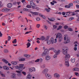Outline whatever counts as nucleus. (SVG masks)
<instances>
[{
  "label": "nucleus",
  "instance_id": "obj_1",
  "mask_svg": "<svg viewBox=\"0 0 79 79\" xmlns=\"http://www.w3.org/2000/svg\"><path fill=\"white\" fill-rule=\"evenodd\" d=\"M24 64H19V65H17L15 66V69L18 70H21V69H24L25 67H24Z\"/></svg>",
  "mask_w": 79,
  "mask_h": 79
},
{
  "label": "nucleus",
  "instance_id": "obj_2",
  "mask_svg": "<svg viewBox=\"0 0 79 79\" xmlns=\"http://www.w3.org/2000/svg\"><path fill=\"white\" fill-rule=\"evenodd\" d=\"M55 35H56V39H58V37L59 38V42H61L62 41L63 37H62V34L61 33H57Z\"/></svg>",
  "mask_w": 79,
  "mask_h": 79
},
{
  "label": "nucleus",
  "instance_id": "obj_3",
  "mask_svg": "<svg viewBox=\"0 0 79 79\" xmlns=\"http://www.w3.org/2000/svg\"><path fill=\"white\" fill-rule=\"evenodd\" d=\"M64 40L65 41L64 42V44H66L70 42V39H69L68 36L67 35H64Z\"/></svg>",
  "mask_w": 79,
  "mask_h": 79
},
{
  "label": "nucleus",
  "instance_id": "obj_4",
  "mask_svg": "<svg viewBox=\"0 0 79 79\" xmlns=\"http://www.w3.org/2000/svg\"><path fill=\"white\" fill-rule=\"evenodd\" d=\"M68 50V48L66 46H64L62 49V52L64 55H66L68 53L67 51Z\"/></svg>",
  "mask_w": 79,
  "mask_h": 79
},
{
  "label": "nucleus",
  "instance_id": "obj_5",
  "mask_svg": "<svg viewBox=\"0 0 79 79\" xmlns=\"http://www.w3.org/2000/svg\"><path fill=\"white\" fill-rule=\"evenodd\" d=\"M45 76L47 79H50L52 78V76L48 73H46L45 74Z\"/></svg>",
  "mask_w": 79,
  "mask_h": 79
},
{
  "label": "nucleus",
  "instance_id": "obj_6",
  "mask_svg": "<svg viewBox=\"0 0 79 79\" xmlns=\"http://www.w3.org/2000/svg\"><path fill=\"white\" fill-rule=\"evenodd\" d=\"M29 70L30 73H32V72H35V67H31L29 68Z\"/></svg>",
  "mask_w": 79,
  "mask_h": 79
},
{
  "label": "nucleus",
  "instance_id": "obj_7",
  "mask_svg": "<svg viewBox=\"0 0 79 79\" xmlns=\"http://www.w3.org/2000/svg\"><path fill=\"white\" fill-rule=\"evenodd\" d=\"M30 13L32 14L33 16H34V15H39V12H38L31 11Z\"/></svg>",
  "mask_w": 79,
  "mask_h": 79
},
{
  "label": "nucleus",
  "instance_id": "obj_8",
  "mask_svg": "<svg viewBox=\"0 0 79 79\" xmlns=\"http://www.w3.org/2000/svg\"><path fill=\"white\" fill-rule=\"evenodd\" d=\"M65 64L67 67L69 66V60H65Z\"/></svg>",
  "mask_w": 79,
  "mask_h": 79
},
{
  "label": "nucleus",
  "instance_id": "obj_9",
  "mask_svg": "<svg viewBox=\"0 0 79 79\" xmlns=\"http://www.w3.org/2000/svg\"><path fill=\"white\" fill-rule=\"evenodd\" d=\"M30 5L33 8H34L35 6V4L34 3L33 1H31L30 2Z\"/></svg>",
  "mask_w": 79,
  "mask_h": 79
},
{
  "label": "nucleus",
  "instance_id": "obj_10",
  "mask_svg": "<svg viewBox=\"0 0 79 79\" xmlns=\"http://www.w3.org/2000/svg\"><path fill=\"white\" fill-rule=\"evenodd\" d=\"M70 58V55H69V54H67L66 55H65V56L64 60H69L68 58Z\"/></svg>",
  "mask_w": 79,
  "mask_h": 79
},
{
  "label": "nucleus",
  "instance_id": "obj_11",
  "mask_svg": "<svg viewBox=\"0 0 79 79\" xmlns=\"http://www.w3.org/2000/svg\"><path fill=\"white\" fill-rule=\"evenodd\" d=\"M54 76L56 78H59L60 77V75L58 73H55L54 74Z\"/></svg>",
  "mask_w": 79,
  "mask_h": 79
},
{
  "label": "nucleus",
  "instance_id": "obj_12",
  "mask_svg": "<svg viewBox=\"0 0 79 79\" xmlns=\"http://www.w3.org/2000/svg\"><path fill=\"white\" fill-rule=\"evenodd\" d=\"M48 69L47 68H46L44 69L43 71H42V73H43V74H45V73H48Z\"/></svg>",
  "mask_w": 79,
  "mask_h": 79
},
{
  "label": "nucleus",
  "instance_id": "obj_13",
  "mask_svg": "<svg viewBox=\"0 0 79 79\" xmlns=\"http://www.w3.org/2000/svg\"><path fill=\"white\" fill-rule=\"evenodd\" d=\"M12 6H13V5H12V4H11L10 3H8L7 5V8H11Z\"/></svg>",
  "mask_w": 79,
  "mask_h": 79
},
{
  "label": "nucleus",
  "instance_id": "obj_14",
  "mask_svg": "<svg viewBox=\"0 0 79 79\" xmlns=\"http://www.w3.org/2000/svg\"><path fill=\"white\" fill-rule=\"evenodd\" d=\"M47 55V51H44L42 54V56H44L45 55Z\"/></svg>",
  "mask_w": 79,
  "mask_h": 79
},
{
  "label": "nucleus",
  "instance_id": "obj_15",
  "mask_svg": "<svg viewBox=\"0 0 79 79\" xmlns=\"http://www.w3.org/2000/svg\"><path fill=\"white\" fill-rule=\"evenodd\" d=\"M9 10H10V9L6 8H4L2 10V11L3 12H6V11H8Z\"/></svg>",
  "mask_w": 79,
  "mask_h": 79
},
{
  "label": "nucleus",
  "instance_id": "obj_16",
  "mask_svg": "<svg viewBox=\"0 0 79 79\" xmlns=\"http://www.w3.org/2000/svg\"><path fill=\"white\" fill-rule=\"evenodd\" d=\"M50 41L51 44H54V38H51Z\"/></svg>",
  "mask_w": 79,
  "mask_h": 79
},
{
  "label": "nucleus",
  "instance_id": "obj_17",
  "mask_svg": "<svg viewBox=\"0 0 79 79\" xmlns=\"http://www.w3.org/2000/svg\"><path fill=\"white\" fill-rule=\"evenodd\" d=\"M32 76L30 74H28L27 76L26 79H31Z\"/></svg>",
  "mask_w": 79,
  "mask_h": 79
},
{
  "label": "nucleus",
  "instance_id": "obj_18",
  "mask_svg": "<svg viewBox=\"0 0 79 79\" xmlns=\"http://www.w3.org/2000/svg\"><path fill=\"white\" fill-rule=\"evenodd\" d=\"M2 68L4 69H5V70H8L9 69V68L6 66H3Z\"/></svg>",
  "mask_w": 79,
  "mask_h": 79
},
{
  "label": "nucleus",
  "instance_id": "obj_19",
  "mask_svg": "<svg viewBox=\"0 0 79 79\" xmlns=\"http://www.w3.org/2000/svg\"><path fill=\"white\" fill-rule=\"evenodd\" d=\"M73 71H79V69L77 68H75L73 69Z\"/></svg>",
  "mask_w": 79,
  "mask_h": 79
},
{
  "label": "nucleus",
  "instance_id": "obj_20",
  "mask_svg": "<svg viewBox=\"0 0 79 79\" xmlns=\"http://www.w3.org/2000/svg\"><path fill=\"white\" fill-rule=\"evenodd\" d=\"M48 20L50 21H54L55 19V18H48Z\"/></svg>",
  "mask_w": 79,
  "mask_h": 79
},
{
  "label": "nucleus",
  "instance_id": "obj_21",
  "mask_svg": "<svg viewBox=\"0 0 79 79\" xmlns=\"http://www.w3.org/2000/svg\"><path fill=\"white\" fill-rule=\"evenodd\" d=\"M11 78H16V74L14 73L11 76Z\"/></svg>",
  "mask_w": 79,
  "mask_h": 79
},
{
  "label": "nucleus",
  "instance_id": "obj_22",
  "mask_svg": "<svg viewBox=\"0 0 79 79\" xmlns=\"http://www.w3.org/2000/svg\"><path fill=\"white\" fill-rule=\"evenodd\" d=\"M71 12L70 11L67 12H66V15H67V16H71Z\"/></svg>",
  "mask_w": 79,
  "mask_h": 79
},
{
  "label": "nucleus",
  "instance_id": "obj_23",
  "mask_svg": "<svg viewBox=\"0 0 79 79\" xmlns=\"http://www.w3.org/2000/svg\"><path fill=\"white\" fill-rule=\"evenodd\" d=\"M11 63L13 65H16L17 64L16 61H12L11 62Z\"/></svg>",
  "mask_w": 79,
  "mask_h": 79
},
{
  "label": "nucleus",
  "instance_id": "obj_24",
  "mask_svg": "<svg viewBox=\"0 0 79 79\" xmlns=\"http://www.w3.org/2000/svg\"><path fill=\"white\" fill-rule=\"evenodd\" d=\"M4 52L5 53H8L9 52V51L8 50L6 49L4 50Z\"/></svg>",
  "mask_w": 79,
  "mask_h": 79
},
{
  "label": "nucleus",
  "instance_id": "obj_25",
  "mask_svg": "<svg viewBox=\"0 0 79 79\" xmlns=\"http://www.w3.org/2000/svg\"><path fill=\"white\" fill-rule=\"evenodd\" d=\"M2 60L3 62L5 63H6V64H7V63H9L8 61L5 59H3Z\"/></svg>",
  "mask_w": 79,
  "mask_h": 79
},
{
  "label": "nucleus",
  "instance_id": "obj_26",
  "mask_svg": "<svg viewBox=\"0 0 79 79\" xmlns=\"http://www.w3.org/2000/svg\"><path fill=\"white\" fill-rule=\"evenodd\" d=\"M51 58L50 56H47L46 57V60H50Z\"/></svg>",
  "mask_w": 79,
  "mask_h": 79
},
{
  "label": "nucleus",
  "instance_id": "obj_27",
  "mask_svg": "<svg viewBox=\"0 0 79 79\" xmlns=\"http://www.w3.org/2000/svg\"><path fill=\"white\" fill-rule=\"evenodd\" d=\"M39 16H41V17H42V18L43 19H45L46 18L45 16L42 15V14H40Z\"/></svg>",
  "mask_w": 79,
  "mask_h": 79
},
{
  "label": "nucleus",
  "instance_id": "obj_28",
  "mask_svg": "<svg viewBox=\"0 0 79 79\" xmlns=\"http://www.w3.org/2000/svg\"><path fill=\"white\" fill-rule=\"evenodd\" d=\"M47 43L48 45H50L51 44V42L50 40H48L47 41Z\"/></svg>",
  "mask_w": 79,
  "mask_h": 79
},
{
  "label": "nucleus",
  "instance_id": "obj_29",
  "mask_svg": "<svg viewBox=\"0 0 79 79\" xmlns=\"http://www.w3.org/2000/svg\"><path fill=\"white\" fill-rule=\"evenodd\" d=\"M8 15L9 16L10 18H12V16H14V15L13 14H8Z\"/></svg>",
  "mask_w": 79,
  "mask_h": 79
},
{
  "label": "nucleus",
  "instance_id": "obj_30",
  "mask_svg": "<svg viewBox=\"0 0 79 79\" xmlns=\"http://www.w3.org/2000/svg\"><path fill=\"white\" fill-rule=\"evenodd\" d=\"M25 60H26V59H25V58H22L19 59V61H25Z\"/></svg>",
  "mask_w": 79,
  "mask_h": 79
},
{
  "label": "nucleus",
  "instance_id": "obj_31",
  "mask_svg": "<svg viewBox=\"0 0 79 79\" xmlns=\"http://www.w3.org/2000/svg\"><path fill=\"white\" fill-rule=\"evenodd\" d=\"M75 60V58H72L71 60V61L72 63H74Z\"/></svg>",
  "mask_w": 79,
  "mask_h": 79
},
{
  "label": "nucleus",
  "instance_id": "obj_32",
  "mask_svg": "<svg viewBox=\"0 0 79 79\" xmlns=\"http://www.w3.org/2000/svg\"><path fill=\"white\" fill-rule=\"evenodd\" d=\"M27 48H29V47H30V46H31V43H29V42H28L27 44Z\"/></svg>",
  "mask_w": 79,
  "mask_h": 79
},
{
  "label": "nucleus",
  "instance_id": "obj_33",
  "mask_svg": "<svg viewBox=\"0 0 79 79\" xmlns=\"http://www.w3.org/2000/svg\"><path fill=\"white\" fill-rule=\"evenodd\" d=\"M45 39V38L44 36H42L41 37V40H44Z\"/></svg>",
  "mask_w": 79,
  "mask_h": 79
},
{
  "label": "nucleus",
  "instance_id": "obj_34",
  "mask_svg": "<svg viewBox=\"0 0 79 79\" xmlns=\"http://www.w3.org/2000/svg\"><path fill=\"white\" fill-rule=\"evenodd\" d=\"M60 52H61L60 50H58L57 51V52H56V54L57 55H59L60 53Z\"/></svg>",
  "mask_w": 79,
  "mask_h": 79
},
{
  "label": "nucleus",
  "instance_id": "obj_35",
  "mask_svg": "<svg viewBox=\"0 0 79 79\" xmlns=\"http://www.w3.org/2000/svg\"><path fill=\"white\" fill-rule=\"evenodd\" d=\"M43 49L44 50V51H45L47 52L48 51V49L47 48H46L44 46L43 47Z\"/></svg>",
  "mask_w": 79,
  "mask_h": 79
},
{
  "label": "nucleus",
  "instance_id": "obj_36",
  "mask_svg": "<svg viewBox=\"0 0 79 79\" xmlns=\"http://www.w3.org/2000/svg\"><path fill=\"white\" fill-rule=\"evenodd\" d=\"M44 27L45 30H47L48 29V27L46 25H44Z\"/></svg>",
  "mask_w": 79,
  "mask_h": 79
},
{
  "label": "nucleus",
  "instance_id": "obj_37",
  "mask_svg": "<svg viewBox=\"0 0 79 79\" xmlns=\"http://www.w3.org/2000/svg\"><path fill=\"white\" fill-rule=\"evenodd\" d=\"M16 42H17V40H16V39H15L12 41V43H13V44H16Z\"/></svg>",
  "mask_w": 79,
  "mask_h": 79
},
{
  "label": "nucleus",
  "instance_id": "obj_38",
  "mask_svg": "<svg viewBox=\"0 0 79 79\" xmlns=\"http://www.w3.org/2000/svg\"><path fill=\"white\" fill-rule=\"evenodd\" d=\"M62 28V26H59L58 27L57 29V30H60Z\"/></svg>",
  "mask_w": 79,
  "mask_h": 79
},
{
  "label": "nucleus",
  "instance_id": "obj_39",
  "mask_svg": "<svg viewBox=\"0 0 79 79\" xmlns=\"http://www.w3.org/2000/svg\"><path fill=\"white\" fill-rule=\"evenodd\" d=\"M54 58H57V54H55L53 56Z\"/></svg>",
  "mask_w": 79,
  "mask_h": 79
},
{
  "label": "nucleus",
  "instance_id": "obj_40",
  "mask_svg": "<svg viewBox=\"0 0 79 79\" xmlns=\"http://www.w3.org/2000/svg\"><path fill=\"white\" fill-rule=\"evenodd\" d=\"M45 10H46V11H47V12H48V13H49V12L50 11V10H49L47 8H45Z\"/></svg>",
  "mask_w": 79,
  "mask_h": 79
},
{
  "label": "nucleus",
  "instance_id": "obj_41",
  "mask_svg": "<svg viewBox=\"0 0 79 79\" xmlns=\"http://www.w3.org/2000/svg\"><path fill=\"white\" fill-rule=\"evenodd\" d=\"M54 49V48H49L48 49L49 50H52V51Z\"/></svg>",
  "mask_w": 79,
  "mask_h": 79
},
{
  "label": "nucleus",
  "instance_id": "obj_42",
  "mask_svg": "<svg viewBox=\"0 0 79 79\" xmlns=\"http://www.w3.org/2000/svg\"><path fill=\"white\" fill-rule=\"evenodd\" d=\"M40 24H37L36 25V27L37 28H39L40 27Z\"/></svg>",
  "mask_w": 79,
  "mask_h": 79
},
{
  "label": "nucleus",
  "instance_id": "obj_43",
  "mask_svg": "<svg viewBox=\"0 0 79 79\" xmlns=\"http://www.w3.org/2000/svg\"><path fill=\"white\" fill-rule=\"evenodd\" d=\"M75 75H76V76H79V74L78 73H77V72L75 73Z\"/></svg>",
  "mask_w": 79,
  "mask_h": 79
},
{
  "label": "nucleus",
  "instance_id": "obj_44",
  "mask_svg": "<svg viewBox=\"0 0 79 79\" xmlns=\"http://www.w3.org/2000/svg\"><path fill=\"white\" fill-rule=\"evenodd\" d=\"M36 21H40V18L39 17H38V18H36Z\"/></svg>",
  "mask_w": 79,
  "mask_h": 79
},
{
  "label": "nucleus",
  "instance_id": "obj_45",
  "mask_svg": "<svg viewBox=\"0 0 79 79\" xmlns=\"http://www.w3.org/2000/svg\"><path fill=\"white\" fill-rule=\"evenodd\" d=\"M73 3H70L69 5V6L70 7H70H71V6H73Z\"/></svg>",
  "mask_w": 79,
  "mask_h": 79
},
{
  "label": "nucleus",
  "instance_id": "obj_46",
  "mask_svg": "<svg viewBox=\"0 0 79 79\" xmlns=\"http://www.w3.org/2000/svg\"><path fill=\"white\" fill-rule=\"evenodd\" d=\"M16 73H18V74L19 73H21V71L20 70H17L16 71Z\"/></svg>",
  "mask_w": 79,
  "mask_h": 79
},
{
  "label": "nucleus",
  "instance_id": "obj_47",
  "mask_svg": "<svg viewBox=\"0 0 79 79\" xmlns=\"http://www.w3.org/2000/svg\"><path fill=\"white\" fill-rule=\"evenodd\" d=\"M53 27L54 29H56V28H57V26L56 25H53Z\"/></svg>",
  "mask_w": 79,
  "mask_h": 79
},
{
  "label": "nucleus",
  "instance_id": "obj_48",
  "mask_svg": "<svg viewBox=\"0 0 79 79\" xmlns=\"http://www.w3.org/2000/svg\"><path fill=\"white\" fill-rule=\"evenodd\" d=\"M68 29L69 31H73V29L71 28H68Z\"/></svg>",
  "mask_w": 79,
  "mask_h": 79
},
{
  "label": "nucleus",
  "instance_id": "obj_49",
  "mask_svg": "<svg viewBox=\"0 0 79 79\" xmlns=\"http://www.w3.org/2000/svg\"><path fill=\"white\" fill-rule=\"evenodd\" d=\"M39 59H38L35 60V63H37V62H39Z\"/></svg>",
  "mask_w": 79,
  "mask_h": 79
},
{
  "label": "nucleus",
  "instance_id": "obj_50",
  "mask_svg": "<svg viewBox=\"0 0 79 79\" xmlns=\"http://www.w3.org/2000/svg\"><path fill=\"white\" fill-rule=\"evenodd\" d=\"M73 19H74V18L72 17L70 18H69V20L70 21H71V20H73Z\"/></svg>",
  "mask_w": 79,
  "mask_h": 79
},
{
  "label": "nucleus",
  "instance_id": "obj_51",
  "mask_svg": "<svg viewBox=\"0 0 79 79\" xmlns=\"http://www.w3.org/2000/svg\"><path fill=\"white\" fill-rule=\"evenodd\" d=\"M8 41H9L10 40H11V37L10 36H8Z\"/></svg>",
  "mask_w": 79,
  "mask_h": 79
},
{
  "label": "nucleus",
  "instance_id": "obj_52",
  "mask_svg": "<svg viewBox=\"0 0 79 79\" xmlns=\"http://www.w3.org/2000/svg\"><path fill=\"white\" fill-rule=\"evenodd\" d=\"M22 73L24 75H26V73L25 72H22Z\"/></svg>",
  "mask_w": 79,
  "mask_h": 79
},
{
  "label": "nucleus",
  "instance_id": "obj_53",
  "mask_svg": "<svg viewBox=\"0 0 79 79\" xmlns=\"http://www.w3.org/2000/svg\"><path fill=\"white\" fill-rule=\"evenodd\" d=\"M27 8H31V6L28 5L27 6Z\"/></svg>",
  "mask_w": 79,
  "mask_h": 79
},
{
  "label": "nucleus",
  "instance_id": "obj_54",
  "mask_svg": "<svg viewBox=\"0 0 79 79\" xmlns=\"http://www.w3.org/2000/svg\"><path fill=\"white\" fill-rule=\"evenodd\" d=\"M57 42V39H55L54 43L55 44V43H56Z\"/></svg>",
  "mask_w": 79,
  "mask_h": 79
},
{
  "label": "nucleus",
  "instance_id": "obj_55",
  "mask_svg": "<svg viewBox=\"0 0 79 79\" xmlns=\"http://www.w3.org/2000/svg\"><path fill=\"white\" fill-rule=\"evenodd\" d=\"M1 76H2V77H5V74L3 73L1 74Z\"/></svg>",
  "mask_w": 79,
  "mask_h": 79
},
{
  "label": "nucleus",
  "instance_id": "obj_56",
  "mask_svg": "<svg viewBox=\"0 0 79 79\" xmlns=\"http://www.w3.org/2000/svg\"><path fill=\"white\" fill-rule=\"evenodd\" d=\"M65 8H70L69 6L68 5H66L65 6Z\"/></svg>",
  "mask_w": 79,
  "mask_h": 79
},
{
  "label": "nucleus",
  "instance_id": "obj_57",
  "mask_svg": "<svg viewBox=\"0 0 79 79\" xmlns=\"http://www.w3.org/2000/svg\"><path fill=\"white\" fill-rule=\"evenodd\" d=\"M45 67V66L44 65H43L41 66V68H44Z\"/></svg>",
  "mask_w": 79,
  "mask_h": 79
},
{
  "label": "nucleus",
  "instance_id": "obj_58",
  "mask_svg": "<svg viewBox=\"0 0 79 79\" xmlns=\"http://www.w3.org/2000/svg\"><path fill=\"white\" fill-rule=\"evenodd\" d=\"M39 61L40 62H42V61H43V59H42V58H40L39 59Z\"/></svg>",
  "mask_w": 79,
  "mask_h": 79
},
{
  "label": "nucleus",
  "instance_id": "obj_59",
  "mask_svg": "<svg viewBox=\"0 0 79 79\" xmlns=\"http://www.w3.org/2000/svg\"><path fill=\"white\" fill-rule=\"evenodd\" d=\"M46 39L47 40H48V39H50V36H48L46 37Z\"/></svg>",
  "mask_w": 79,
  "mask_h": 79
},
{
  "label": "nucleus",
  "instance_id": "obj_60",
  "mask_svg": "<svg viewBox=\"0 0 79 79\" xmlns=\"http://www.w3.org/2000/svg\"><path fill=\"white\" fill-rule=\"evenodd\" d=\"M18 76H21V73H18L17 74Z\"/></svg>",
  "mask_w": 79,
  "mask_h": 79
},
{
  "label": "nucleus",
  "instance_id": "obj_61",
  "mask_svg": "<svg viewBox=\"0 0 79 79\" xmlns=\"http://www.w3.org/2000/svg\"><path fill=\"white\" fill-rule=\"evenodd\" d=\"M24 11H28V9L26 8H25L23 9Z\"/></svg>",
  "mask_w": 79,
  "mask_h": 79
},
{
  "label": "nucleus",
  "instance_id": "obj_62",
  "mask_svg": "<svg viewBox=\"0 0 79 79\" xmlns=\"http://www.w3.org/2000/svg\"><path fill=\"white\" fill-rule=\"evenodd\" d=\"M62 14L64 15H66V13L65 12H62Z\"/></svg>",
  "mask_w": 79,
  "mask_h": 79
},
{
  "label": "nucleus",
  "instance_id": "obj_63",
  "mask_svg": "<svg viewBox=\"0 0 79 79\" xmlns=\"http://www.w3.org/2000/svg\"><path fill=\"white\" fill-rule=\"evenodd\" d=\"M64 29H67V28H68V26H65L64 27Z\"/></svg>",
  "mask_w": 79,
  "mask_h": 79
},
{
  "label": "nucleus",
  "instance_id": "obj_64",
  "mask_svg": "<svg viewBox=\"0 0 79 79\" xmlns=\"http://www.w3.org/2000/svg\"><path fill=\"white\" fill-rule=\"evenodd\" d=\"M77 47H74V50H75V51H76L77 50Z\"/></svg>",
  "mask_w": 79,
  "mask_h": 79
}]
</instances>
